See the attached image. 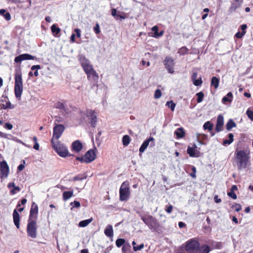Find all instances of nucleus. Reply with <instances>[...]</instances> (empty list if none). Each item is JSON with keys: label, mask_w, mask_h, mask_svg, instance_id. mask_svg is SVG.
Masks as SVG:
<instances>
[{"label": "nucleus", "mask_w": 253, "mask_h": 253, "mask_svg": "<svg viewBox=\"0 0 253 253\" xmlns=\"http://www.w3.org/2000/svg\"><path fill=\"white\" fill-rule=\"evenodd\" d=\"M203 128L205 130L208 129L209 131H211L213 128V125L210 121H208L204 124Z\"/></svg>", "instance_id": "nucleus-35"}, {"label": "nucleus", "mask_w": 253, "mask_h": 253, "mask_svg": "<svg viewBox=\"0 0 253 253\" xmlns=\"http://www.w3.org/2000/svg\"><path fill=\"white\" fill-rule=\"evenodd\" d=\"M231 208L232 209H234L235 211L237 212H238L242 210V206H241V205L237 203H235L234 205H233Z\"/></svg>", "instance_id": "nucleus-46"}, {"label": "nucleus", "mask_w": 253, "mask_h": 253, "mask_svg": "<svg viewBox=\"0 0 253 253\" xmlns=\"http://www.w3.org/2000/svg\"><path fill=\"white\" fill-rule=\"evenodd\" d=\"M210 251V247L206 244L202 245L197 250L196 253H209Z\"/></svg>", "instance_id": "nucleus-26"}, {"label": "nucleus", "mask_w": 253, "mask_h": 253, "mask_svg": "<svg viewBox=\"0 0 253 253\" xmlns=\"http://www.w3.org/2000/svg\"><path fill=\"white\" fill-rule=\"evenodd\" d=\"M81 65L85 74L94 70L89 61L84 56L82 55L79 58Z\"/></svg>", "instance_id": "nucleus-8"}, {"label": "nucleus", "mask_w": 253, "mask_h": 253, "mask_svg": "<svg viewBox=\"0 0 253 253\" xmlns=\"http://www.w3.org/2000/svg\"><path fill=\"white\" fill-rule=\"evenodd\" d=\"M199 247V242L195 239L192 238L186 243L185 250L188 253H193L195 251H197Z\"/></svg>", "instance_id": "nucleus-6"}, {"label": "nucleus", "mask_w": 253, "mask_h": 253, "mask_svg": "<svg viewBox=\"0 0 253 253\" xmlns=\"http://www.w3.org/2000/svg\"><path fill=\"white\" fill-rule=\"evenodd\" d=\"M37 59L36 57L33 56L28 53H24L20 54V55L16 56L14 58V62L17 63H20L22 61L27 60H35Z\"/></svg>", "instance_id": "nucleus-15"}, {"label": "nucleus", "mask_w": 253, "mask_h": 253, "mask_svg": "<svg viewBox=\"0 0 253 253\" xmlns=\"http://www.w3.org/2000/svg\"><path fill=\"white\" fill-rule=\"evenodd\" d=\"M234 135L232 133H230L228 134V138H229V139H225L223 141V143H222V144L223 145H229L231 143H232V142L234 140Z\"/></svg>", "instance_id": "nucleus-32"}, {"label": "nucleus", "mask_w": 253, "mask_h": 253, "mask_svg": "<svg viewBox=\"0 0 253 253\" xmlns=\"http://www.w3.org/2000/svg\"><path fill=\"white\" fill-rule=\"evenodd\" d=\"M86 116L90 120V124L92 127H95L97 122L96 112L92 110H88L86 112Z\"/></svg>", "instance_id": "nucleus-14"}, {"label": "nucleus", "mask_w": 253, "mask_h": 253, "mask_svg": "<svg viewBox=\"0 0 253 253\" xmlns=\"http://www.w3.org/2000/svg\"><path fill=\"white\" fill-rule=\"evenodd\" d=\"M236 126V124L232 119H229L226 125V127L228 130H230L233 127H235Z\"/></svg>", "instance_id": "nucleus-31"}, {"label": "nucleus", "mask_w": 253, "mask_h": 253, "mask_svg": "<svg viewBox=\"0 0 253 253\" xmlns=\"http://www.w3.org/2000/svg\"><path fill=\"white\" fill-rule=\"evenodd\" d=\"M0 14L3 16L7 21L11 19V15L9 12H6L4 9L0 10Z\"/></svg>", "instance_id": "nucleus-34"}, {"label": "nucleus", "mask_w": 253, "mask_h": 253, "mask_svg": "<svg viewBox=\"0 0 253 253\" xmlns=\"http://www.w3.org/2000/svg\"><path fill=\"white\" fill-rule=\"evenodd\" d=\"M92 221V218H89L88 219L82 220L79 222V225L80 227H84L87 226L91 221Z\"/></svg>", "instance_id": "nucleus-36"}, {"label": "nucleus", "mask_w": 253, "mask_h": 253, "mask_svg": "<svg viewBox=\"0 0 253 253\" xmlns=\"http://www.w3.org/2000/svg\"><path fill=\"white\" fill-rule=\"evenodd\" d=\"M13 222L17 229L20 228V215L18 211L15 209L13 212Z\"/></svg>", "instance_id": "nucleus-21"}, {"label": "nucleus", "mask_w": 253, "mask_h": 253, "mask_svg": "<svg viewBox=\"0 0 253 253\" xmlns=\"http://www.w3.org/2000/svg\"><path fill=\"white\" fill-rule=\"evenodd\" d=\"M238 190V188L237 185H234L232 186L230 191L234 192L235 191H236Z\"/></svg>", "instance_id": "nucleus-64"}, {"label": "nucleus", "mask_w": 253, "mask_h": 253, "mask_svg": "<svg viewBox=\"0 0 253 253\" xmlns=\"http://www.w3.org/2000/svg\"><path fill=\"white\" fill-rule=\"evenodd\" d=\"M76 160L81 162V163L85 162L84 157V158L83 157H77Z\"/></svg>", "instance_id": "nucleus-60"}, {"label": "nucleus", "mask_w": 253, "mask_h": 253, "mask_svg": "<svg viewBox=\"0 0 253 253\" xmlns=\"http://www.w3.org/2000/svg\"><path fill=\"white\" fill-rule=\"evenodd\" d=\"M130 248L131 246L129 245H124L122 249L123 253H127Z\"/></svg>", "instance_id": "nucleus-48"}, {"label": "nucleus", "mask_w": 253, "mask_h": 253, "mask_svg": "<svg viewBox=\"0 0 253 253\" xmlns=\"http://www.w3.org/2000/svg\"><path fill=\"white\" fill-rule=\"evenodd\" d=\"M4 127L7 129L11 130L13 128V125L9 123H6Z\"/></svg>", "instance_id": "nucleus-57"}, {"label": "nucleus", "mask_w": 253, "mask_h": 253, "mask_svg": "<svg viewBox=\"0 0 253 253\" xmlns=\"http://www.w3.org/2000/svg\"><path fill=\"white\" fill-rule=\"evenodd\" d=\"M73 196V191H64L63 193V199L64 201H67Z\"/></svg>", "instance_id": "nucleus-33"}, {"label": "nucleus", "mask_w": 253, "mask_h": 253, "mask_svg": "<svg viewBox=\"0 0 253 253\" xmlns=\"http://www.w3.org/2000/svg\"><path fill=\"white\" fill-rule=\"evenodd\" d=\"M224 125V118L222 115H219L217 118L216 124L215 126V130L218 132L222 130V128Z\"/></svg>", "instance_id": "nucleus-20"}, {"label": "nucleus", "mask_w": 253, "mask_h": 253, "mask_svg": "<svg viewBox=\"0 0 253 253\" xmlns=\"http://www.w3.org/2000/svg\"><path fill=\"white\" fill-rule=\"evenodd\" d=\"M154 138L153 137H150L148 139L145 140L142 145H141L140 148H139V152L140 153H143L145 151V150L146 149L147 147L149 145V144L150 142H152L150 145L151 146L153 147L155 145V143L154 142Z\"/></svg>", "instance_id": "nucleus-17"}, {"label": "nucleus", "mask_w": 253, "mask_h": 253, "mask_svg": "<svg viewBox=\"0 0 253 253\" xmlns=\"http://www.w3.org/2000/svg\"><path fill=\"white\" fill-rule=\"evenodd\" d=\"M86 178V175L84 174H79L73 177L74 181H78V180H82L83 179H85Z\"/></svg>", "instance_id": "nucleus-43"}, {"label": "nucleus", "mask_w": 253, "mask_h": 253, "mask_svg": "<svg viewBox=\"0 0 253 253\" xmlns=\"http://www.w3.org/2000/svg\"><path fill=\"white\" fill-rule=\"evenodd\" d=\"M9 172V167L5 161L0 163V177L6 178Z\"/></svg>", "instance_id": "nucleus-11"}, {"label": "nucleus", "mask_w": 253, "mask_h": 253, "mask_svg": "<svg viewBox=\"0 0 253 253\" xmlns=\"http://www.w3.org/2000/svg\"><path fill=\"white\" fill-rule=\"evenodd\" d=\"M37 221L28 220V224L27 226V233L28 237L32 238H36L37 237Z\"/></svg>", "instance_id": "nucleus-7"}, {"label": "nucleus", "mask_w": 253, "mask_h": 253, "mask_svg": "<svg viewBox=\"0 0 253 253\" xmlns=\"http://www.w3.org/2000/svg\"><path fill=\"white\" fill-rule=\"evenodd\" d=\"M119 194L121 201H126L129 198L130 192L128 181H125L122 183L120 188Z\"/></svg>", "instance_id": "nucleus-5"}, {"label": "nucleus", "mask_w": 253, "mask_h": 253, "mask_svg": "<svg viewBox=\"0 0 253 253\" xmlns=\"http://www.w3.org/2000/svg\"><path fill=\"white\" fill-rule=\"evenodd\" d=\"M164 65L169 73L172 74L174 73V61L171 57H166L164 60Z\"/></svg>", "instance_id": "nucleus-13"}, {"label": "nucleus", "mask_w": 253, "mask_h": 253, "mask_svg": "<svg viewBox=\"0 0 253 253\" xmlns=\"http://www.w3.org/2000/svg\"><path fill=\"white\" fill-rule=\"evenodd\" d=\"M235 156L238 169L241 170L246 169L250 162V151L244 150L236 151Z\"/></svg>", "instance_id": "nucleus-1"}, {"label": "nucleus", "mask_w": 253, "mask_h": 253, "mask_svg": "<svg viewBox=\"0 0 253 253\" xmlns=\"http://www.w3.org/2000/svg\"><path fill=\"white\" fill-rule=\"evenodd\" d=\"M74 31L76 34V36L77 37V38H81V30L78 28H76V29H75Z\"/></svg>", "instance_id": "nucleus-58"}, {"label": "nucleus", "mask_w": 253, "mask_h": 253, "mask_svg": "<svg viewBox=\"0 0 253 253\" xmlns=\"http://www.w3.org/2000/svg\"><path fill=\"white\" fill-rule=\"evenodd\" d=\"M196 96H197V101L198 103H200L203 101L204 97V94L203 92L201 91L198 93H196Z\"/></svg>", "instance_id": "nucleus-41"}, {"label": "nucleus", "mask_w": 253, "mask_h": 253, "mask_svg": "<svg viewBox=\"0 0 253 253\" xmlns=\"http://www.w3.org/2000/svg\"><path fill=\"white\" fill-rule=\"evenodd\" d=\"M70 205L71 206H73V207L79 208L81 206V204L79 202L77 201H74L73 202H71Z\"/></svg>", "instance_id": "nucleus-56"}, {"label": "nucleus", "mask_w": 253, "mask_h": 253, "mask_svg": "<svg viewBox=\"0 0 253 253\" xmlns=\"http://www.w3.org/2000/svg\"><path fill=\"white\" fill-rule=\"evenodd\" d=\"M233 98V94L231 92H229L226 96H224L222 99V102L225 103L226 102H231Z\"/></svg>", "instance_id": "nucleus-27"}, {"label": "nucleus", "mask_w": 253, "mask_h": 253, "mask_svg": "<svg viewBox=\"0 0 253 253\" xmlns=\"http://www.w3.org/2000/svg\"><path fill=\"white\" fill-rule=\"evenodd\" d=\"M152 31L154 32V35L153 36L154 38H158L161 37L164 34V31H162L160 32H158L159 28L157 26H154L151 29Z\"/></svg>", "instance_id": "nucleus-25"}, {"label": "nucleus", "mask_w": 253, "mask_h": 253, "mask_svg": "<svg viewBox=\"0 0 253 253\" xmlns=\"http://www.w3.org/2000/svg\"><path fill=\"white\" fill-rule=\"evenodd\" d=\"M188 51L189 49H188L186 46H182L178 49V53L181 55H184L188 54Z\"/></svg>", "instance_id": "nucleus-39"}, {"label": "nucleus", "mask_w": 253, "mask_h": 253, "mask_svg": "<svg viewBox=\"0 0 253 253\" xmlns=\"http://www.w3.org/2000/svg\"><path fill=\"white\" fill-rule=\"evenodd\" d=\"M41 69V66L40 65H33L31 67L32 70H38Z\"/></svg>", "instance_id": "nucleus-59"}, {"label": "nucleus", "mask_w": 253, "mask_h": 253, "mask_svg": "<svg viewBox=\"0 0 253 253\" xmlns=\"http://www.w3.org/2000/svg\"><path fill=\"white\" fill-rule=\"evenodd\" d=\"M154 138L153 137H150L148 139L145 140L142 145H141L140 148H139V152L140 153H143L145 151V150L146 149L147 147L149 145V144L150 142H152L150 145L151 146L153 147L155 145V143L154 142Z\"/></svg>", "instance_id": "nucleus-18"}, {"label": "nucleus", "mask_w": 253, "mask_h": 253, "mask_svg": "<svg viewBox=\"0 0 253 253\" xmlns=\"http://www.w3.org/2000/svg\"><path fill=\"white\" fill-rule=\"evenodd\" d=\"M65 130V127L63 125L55 124L53 127V136L51 140H58L62 135Z\"/></svg>", "instance_id": "nucleus-9"}, {"label": "nucleus", "mask_w": 253, "mask_h": 253, "mask_svg": "<svg viewBox=\"0 0 253 253\" xmlns=\"http://www.w3.org/2000/svg\"><path fill=\"white\" fill-rule=\"evenodd\" d=\"M162 96L161 91L159 89H157L156 90L154 94V98L156 99H158L161 97Z\"/></svg>", "instance_id": "nucleus-50"}, {"label": "nucleus", "mask_w": 253, "mask_h": 253, "mask_svg": "<svg viewBox=\"0 0 253 253\" xmlns=\"http://www.w3.org/2000/svg\"><path fill=\"white\" fill-rule=\"evenodd\" d=\"M7 187L8 188H11V187H13L12 189H11L10 191V195H14L16 193L15 191H17L18 192L20 191V188L19 187L15 185L14 182H10L7 185Z\"/></svg>", "instance_id": "nucleus-22"}, {"label": "nucleus", "mask_w": 253, "mask_h": 253, "mask_svg": "<svg viewBox=\"0 0 253 253\" xmlns=\"http://www.w3.org/2000/svg\"><path fill=\"white\" fill-rule=\"evenodd\" d=\"M219 79L216 77H213L211 80V85L214 86L215 89H217L219 86Z\"/></svg>", "instance_id": "nucleus-30"}, {"label": "nucleus", "mask_w": 253, "mask_h": 253, "mask_svg": "<svg viewBox=\"0 0 253 253\" xmlns=\"http://www.w3.org/2000/svg\"><path fill=\"white\" fill-rule=\"evenodd\" d=\"M247 28V26L246 24H243L241 26V29L242 30V32L246 31V29Z\"/></svg>", "instance_id": "nucleus-63"}, {"label": "nucleus", "mask_w": 253, "mask_h": 253, "mask_svg": "<svg viewBox=\"0 0 253 253\" xmlns=\"http://www.w3.org/2000/svg\"><path fill=\"white\" fill-rule=\"evenodd\" d=\"M75 37H76V35L75 34H72L71 36V38H70V42H71L73 43L75 42Z\"/></svg>", "instance_id": "nucleus-61"}, {"label": "nucleus", "mask_w": 253, "mask_h": 253, "mask_svg": "<svg viewBox=\"0 0 253 253\" xmlns=\"http://www.w3.org/2000/svg\"><path fill=\"white\" fill-rule=\"evenodd\" d=\"M166 211L168 213H170L173 210V206L171 205H167L165 209Z\"/></svg>", "instance_id": "nucleus-52"}, {"label": "nucleus", "mask_w": 253, "mask_h": 253, "mask_svg": "<svg viewBox=\"0 0 253 253\" xmlns=\"http://www.w3.org/2000/svg\"><path fill=\"white\" fill-rule=\"evenodd\" d=\"M193 84L195 85V86H200L202 83H203V81L201 79V78H200L199 79H195L194 80V81H193Z\"/></svg>", "instance_id": "nucleus-47"}, {"label": "nucleus", "mask_w": 253, "mask_h": 253, "mask_svg": "<svg viewBox=\"0 0 253 253\" xmlns=\"http://www.w3.org/2000/svg\"><path fill=\"white\" fill-rule=\"evenodd\" d=\"M14 93L15 97L20 100L23 91V84L21 71H17L14 74Z\"/></svg>", "instance_id": "nucleus-2"}, {"label": "nucleus", "mask_w": 253, "mask_h": 253, "mask_svg": "<svg viewBox=\"0 0 253 253\" xmlns=\"http://www.w3.org/2000/svg\"><path fill=\"white\" fill-rule=\"evenodd\" d=\"M51 31L55 37H57L60 33L61 29L57 27L56 24H53L51 27Z\"/></svg>", "instance_id": "nucleus-29"}, {"label": "nucleus", "mask_w": 253, "mask_h": 253, "mask_svg": "<svg viewBox=\"0 0 253 253\" xmlns=\"http://www.w3.org/2000/svg\"><path fill=\"white\" fill-rule=\"evenodd\" d=\"M82 143L79 140L74 141L71 145V149L76 153H79L83 149Z\"/></svg>", "instance_id": "nucleus-19"}, {"label": "nucleus", "mask_w": 253, "mask_h": 253, "mask_svg": "<svg viewBox=\"0 0 253 253\" xmlns=\"http://www.w3.org/2000/svg\"><path fill=\"white\" fill-rule=\"evenodd\" d=\"M1 108H3L4 109H13L14 108V106L11 105L9 101H8L6 102V103L5 104H2Z\"/></svg>", "instance_id": "nucleus-44"}, {"label": "nucleus", "mask_w": 253, "mask_h": 253, "mask_svg": "<svg viewBox=\"0 0 253 253\" xmlns=\"http://www.w3.org/2000/svg\"><path fill=\"white\" fill-rule=\"evenodd\" d=\"M214 201L216 203H219L221 202V199H218V196L216 195L214 196Z\"/></svg>", "instance_id": "nucleus-62"}, {"label": "nucleus", "mask_w": 253, "mask_h": 253, "mask_svg": "<svg viewBox=\"0 0 253 253\" xmlns=\"http://www.w3.org/2000/svg\"><path fill=\"white\" fill-rule=\"evenodd\" d=\"M246 114L248 118L253 121V111L248 109L246 112Z\"/></svg>", "instance_id": "nucleus-54"}, {"label": "nucleus", "mask_w": 253, "mask_h": 253, "mask_svg": "<svg viewBox=\"0 0 253 253\" xmlns=\"http://www.w3.org/2000/svg\"><path fill=\"white\" fill-rule=\"evenodd\" d=\"M93 31L96 34L100 33V26L98 23H96L95 26L93 27Z\"/></svg>", "instance_id": "nucleus-53"}, {"label": "nucleus", "mask_w": 253, "mask_h": 253, "mask_svg": "<svg viewBox=\"0 0 253 253\" xmlns=\"http://www.w3.org/2000/svg\"><path fill=\"white\" fill-rule=\"evenodd\" d=\"M246 33V31H244V32L239 31L235 34V36L236 38L241 39L245 35Z\"/></svg>", "instance_id": "nucleus-51"}, {"label": "nucleus", "mask_w": 253, "mask_h": 253, "mask_svg": "<svg viewBox=\"0 0 253 253\" xmlns=\"http://www.w3.org/2000/svg\"><path fill=\"white\" fill-rule=\"evenodd\" d=\"M140 217L143 222L152 230L157 231L160 227L158 220L151 215H141Z\"/></svg>", "instance_id": "nucleus-4"}, {"label": "nucleus", "mask_w": 253, "mask_h": 253, "mask_svg": "<svg viewBox=\"0 0 253 253\" xmlns=\"http://www.w3.org/2000/svg\"><path fill=\"white\" fill-rule=\"evenodd\" d=\"M197 148V146L194 144L193 147L189 146L187 149V152L191 157H195V150Z\"/></svg>", "instance_id": "nucleus-28"}, {"label": "nucleus", "mask_w": 253, "mask_h": 253, "mask_svg": "<svg viewBox=\"0 0 253 253\" xmlns=\"http://www.w3.org/2000/svg\"><path fill=\"white\" fill-rule=\"evenodd\" d=\"M174 134L176 135L177 138H181L185 136V132L182 127H179L176 129L174 131Z\"/></svg>", "instance_id": "nucleus-23"}, {"label": "nucleus", "mask_w": 253, "mask_h": 253, "mask_svg": "<svg viewBox=\"0 0 253 253\" xmlns=\"http://www.w3.org/2000/svg\"><path fill=\"white\" fill-rule=\"evenodd\" d=\"M86 74L87 75V78L88 80L93 83V84L91 86V88H93L94 86H97L98 85L97 83L98 81L99 76L96 71L95 70H93L86 73Z\"/></svg>", "instance_id": "nucleus-12"}, {"label": "nucleus", "mask_w": 253, "mask_h": 253, "mask_svg": "<svg viewBox=\"0 0 253 253\" xmlns=\"http://www.w3.org/2000/svg\"><path fill=\"white\" fill-rule=\"evenodd\" d=\"M39 208L35 202L32 203L31 208L30 211L29 220L37 221Z\"/></svg>", "instance_id": "nucleus-10"}, {"label": "nucleus", "mask_w": 253, "mask_h": 253, "mask_svg": "<svg viewBox=\"0 0 253 253\" xmlns=\"http://www.w3.org/2000/svg\"><path fill=\"white\" fill-rule=\"evenodd\" d=\"M55 107L62 111H66V108L65 104L61 102H58L55 104Z\"/></svg>", "instance_id": "nucleus-40"}, {"label": "nucleus", "mask_w": 253, "mask_h": 253, "mask_svg": "<svg viewBox=\"0 0 253 253\" xmlns=\"http://www.w3.org/2000/svg\"><path fill=\"white\" fill-rule=\"evenodd\" d=\"M96 158V154L93 149H89L84 155L85 163H89L93 161Z\"/></svg>", "instance_id": "nucleus-16"}, {"label": "nucleus", "mask_w": 253, "mask_h": 253, "mask_svg": "<svg viewBox=\"0 0 253 253\" xmlns=\"http://www.w3.org/2000/svg\"><path fill=\"white\" fill-rule=\"evenodd\" d=\"M51 143L52 147L60 157L66 158L68 156H74L73 155H71L69 153L67 147L61 143L59 141L55 142L53 140H51Z\"/></svg>", "instance_id": "nucleus-3"}, {"label": "nucleus", "mask_w": 253, "mask_h": 253, "mask_svg": "<svg viewBox=\"0 0 253 253\" xmlns=\"http://www.w3.org/2000/svg\"><path fill=\"white\" fill-rule=\"evenodd\" d=\"M104 233L108 237H112L114 235L113 227L111 225H108L104 230Z\"/></svg>", "instance_id": "nucleus-24"}, {"label": "nucleus", "mask_w": 253, "mask_h": 253, "mask_svg": "<svg viewBox=\"0 0 253 253\" xmlns=\"http://www.w3.org/2000/svg\"><path fill=\"white\" fill-rule=\"evenodd\" d=\"M125 240L123 238L118 239L116 241V245L117 247L120 248L125 243Z\"/></svg>", "instance_id": "nucleus-42"}, {"label": "nucleus", "mask_w": 253, "mask_h": 253, "mask_svg": "<svg viewBox=\"0 0 253 253\" xmlns=\"http://www.w3.org/2000/svg\"><path fill=\"white\" fill-rule=\"evenodd\" d=\"M191 169L192 171V172L190 173V175L193 178H195L196 177V168L195 167L192 166L191 167Z\"/></svg>", "instance_id": "nucleus-49"}, {"label": "nucleus", "mask_w": 253, "mask_h": 253, "mask_svg": "<svg viewBox=\"0 0 253 253\" xmlns=\"http://www.w3.org/2000/svg\"><path fill=\"white\" fill-rule=\"evenodd\" d=\"M166 105L168 106V107L170 108L172 111L174 110L175 107V104L173 103L172 101H168L166 103Z\"/></svg>", "instance_id": "nucleus-45"}, {"label": "nucleus", "mask_w": 253, "mask_h": 253, "mask_svg": "<svg viewBox=\"0 0 253 253\" xmlns=\"http://www.w3.org/2000/svg\"><path fill=\"white\" fill-rule=\"evenodd\" d=\"M227 195L234 200H235L237 198L236 194L233 191H230V192H228Z\"/></svg>", "instance_id": "nucleus-55"}, {"label": "nucleus", "mask_w": 253, "mask_h": 253, "mask_svg": "<svg viewBox=\"0 0 253 253\" xmlns=\"http://www.w3.org/2000/svg\"><path fill=\"white\" fill-rule=\"evenodd\" d=\"M130 138L128 135H125L123 137L122 142L124 146H127L130 142Z\"/></svg>", "instance_id": "nucleus-38"}, {"label": "nucleus", "mask_w": 253, "mask_h": 253, "mask_svg": "<svg viewBox=\"0 0 253 253\" xmlns=\"http://www.w3.org/2000/svg\"><path fill=\"white\" fill-rule=\"evenodd\" d=\"M132 244L133 246V250L135 252L142 250L144 247L143 243H142L138 246L136 245V243L135 241H133Z\"/></svg>", "instance_id": "nucleus-37"}]
</instances>
